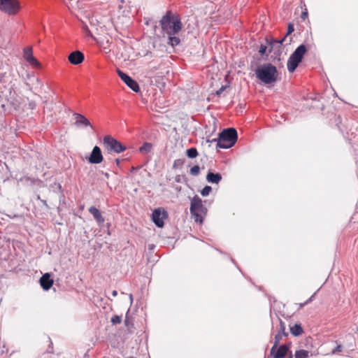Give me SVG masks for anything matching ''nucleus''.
<instances>
[{
	"instance_id": "7c9ffc66",
	"label": "nucleus",
	"mask_w": 358,
	"mask_h": 358,
	"mask_svg": "<svg viewBox=\"0 0 358 358\" xmlns=\"http://www.w3.org/2000/svg\"><path fill=\"white\" fill-rule=\"evenodd\" d=\"M314 297V295L311 296L306 301H305L304 303H300L299 306H300V308H303L305 305L309 303L310 302L312 301L313 300V298Z\"/></svg>"
},
{
	"instance_id": "4c0bfd02",
	"label": "nucleus",
	"mask_w": 358,
	"mask_h": 358,
	"mask_svg": "<svg viewBox=\"0 0 358 358\" xmlns=\"http://www.w3.org/2000/svg\"><path fill=\"white\" fill-rule=\"evenodd\" d=\"M113 296H116L117 295V292L116 290H113L112 292Z\"/></svg>"
},
{
	"instance_id": "412c9836",
	"label": "nucleus",
	"mask_w": 358,
	"mask_h": 358,
	"mask_svg": "<svg viewBox=\"0 0 358 358\" xmlns=\"http://www.w3.org/2000/svg\"><path fill=\"white\" fill-rule=\"evenodd\" d=\"M308 351L306 350H296L294 355V358H307L308 357Z\"/></svg>"
},
{
	"instance_id": "393cba45",
	"label": "nucleus",
	"mask_w": 358,
	"mask_h": 358,
	"mask_svg": "<svg viewBox=\"0 0 358 358\" xmlns=\"http://www.w3.org/2000/svg\"><path fill=\"white\" fill-rule=\"evenodd\" d=\"M110 321L113 323V324H120L122 322V317L115 315L112 317Z\"/></svg>"
},
{
	"instance_id": "a878e982",
	"label": "nucleus",
	"mask_w": 358,
	"mask_h": 358,
	"mask_svg": "<svg viewBox=\"0 0 358 358\" xmlns=\"http://www.w3.org/2000/svg\"><path fill=\"white\" fill-rule=\"evenodd\" d=\"M212 191V188L210 186H206L201 191V194L203 196H208L210 192Z\"/></svg>"
},
{
	"instance_id": "f8f14e48",
	"label": "nucleus",
	"mask_w": 358,
	"mask_h": 358,
	"mask_svg": "<svg viewBox=\"0 0 358 358\" xmlns=\"http://www.w3.org/2000/svg\"><path fill=\"white\" fill-rule=\"evenodd\" d=\"M73 119L75 120L74 124L77 127H90L92 129H93V126L92 125L89 120L83 115L78 113H73Z\"/></svg>"
},
{
	"instance_id": "6ab92c4d",
	"label": "nucleus",
	"mask_w": 358,
	"mask_h": 358,
	"mask_svg": "<svg viewBox=\"0 0 358 358\" xmlns=\"http://www.w3.org/2000/svg\"><path fill=\"white\" fill-rule=\"evenodd\" d=\"M206 180L208 182L218 184L222 180V175L219 173H215L209 171L206 176Z\"/></svg>"
},
{
	"instance_id": "cd10ccee",
	"label": "nucleus",
	"mask_w": 358,
	"mask_h": 358,
	"mask_svg": "<svg viewBox=\"0 0 358 358\" xmlns=\"http://www.w3.org/2000/svg\"><path fill=\"white\" fill-rule=\"evenodd\" d=\"M267 50V46L262 44L259 47V52L261 55H264Z\"/></svg>"
},
{
	"instance_id": "c03bdc74",
	"label": "nucleus",
	"mask_w": 358,
	"mask_h": 358,
	"mask_svg": "<svg viewBox=\"0 0 358 358\" xmlns=\"http://www.w3.org/2000/svg\"><path fill=\"white\" fill-rule=\"evenodd\" d=\"M43 203H44L45 205H47V203H46V201H43Z\"/></svg>"
},
{
	"instance_id": "423d86ee",
	"label": "nucleus",
	"mask_w": 358,
	"mask_h": 358,
	"mask_svg": "<svg viewBox=\"0 0 358 358\" xmlns=\"http://www.w3.org/2000/svg\"><path fill=\"white\" fill-rule=\"evenodd\" d=\"M103 145L108 153H121L127 149L124 145L110 135L103 137Z\"/></svg>"
},
{
	"instance_id": "6e6552de",
	"label": "nucleus",
	"mask_w": 358,
	"mask_h": 358,
	"mask_svg": "<svg viewBox=\"0 0 358 358\" xmlns=\"http://www.w3.org/2000/svg\"><path fill=\"white\" fill-rule=\"evenodd\" d=\"M290 345H279V343H273V345L272 346L270 354L273 358H292V353L289 355V357H286L287 352H289Z\"/></svg>"
},
{
	"instance_id": "1a4fd4ad",
	"label": "nucleus",
	"mask_w": 358,
	"mask_h": 358,
	"mask_svg": "<svg viewBox=\"0 0 358 358\" xmlns=\"http://www.w3.org/2000/svg\"><path fill=\"white\" fill-rule=\"evenodd\" d=\"M117 73L122 80L134 92H138L140 90V87L137 82L131 78L129 76L122 72L120 69L117 70Z\"/></svg>"
},
{
	"instance_id": "bb28decb",
	"label": "nucleus",
	"mask_w": 358,
	"mask_h": 358,
	"mask_svg": "<svg viewBox=\"0 0 358 358\" xmlns=\"http://www.w3.org/2000/svg\"><path fill=\"white\" fill-rule=\"evenodd\" d=\"M294 31V25L292 24L289 23L288 24L287 33L285 36H286V38H287V36L290 35Z\"/></svg>"
},
{
	"instance_id": "e433bc0d",
	"label": "nucleus",
	"mask_w": 358,
	"mask_h": 358,
	"mask_svg": "<svg viewBox=\"0 0 358 358\" xmlns=\"http://www.w3.org/2000/svg\"><path fill=\"white\" fill-rule=\"evenodd\" d=\"M180 162V159H178V160H176L174 162V164H173V166H176V165H178V163Z\"/></svg>"
},
{
	"instance_id": "58836bf2",
	"label": "nucleus",
	"mask_w": 358,
	"mask_h": 358,
	"mask_svg": "<svg viewBox=\"0 0 358 358\" xmlns=\"http://www.w3.org/2000/svg\"><path fill=\"white\" fill-rule=\"evenodd\" d=\"M124 322H125L126 326H129V319H128L127 316H126Z\"/></svg>"
},
{
	"instance_id": "c85d7f7f",
	"label": "nucleus",
	"mask_w": 358,
	"mask_h": 358,
	"mask_svg": "<svg viewBox=\"0 0 358 358\" xmlns=\"http://www.w3.org/2000/svg\"><path fill=\"white\" fill-rule=\"evenodd\" d=\"M343 350V346L341 345H338L333 350L332 354H336L341 352Z\"/></svg>"
},
{
	"instance_id": "7ed1b4c3",
	"label": "nucleus",
	"mask_w": 358,
	"mask_h": 358,
	"mask_svg": "<svg viewBox=\"0 0 358 358\" xmlns=\"http://www.w3.org/2000/svg\"><path fill=\"white\" fill-rule=\"evenodd\" d=\"M238 138L237 131L234 128H227L219 134L217 148L227 149L234 145Z\"/></svg>"
},
{
	"instance_id": "c756f323",
	"label": "nucleus",
	"mask_w": 358,
	"mask_h": 358,
	"mask_svg": "<svg viewBox=\"0 0 358 358\" xmlns=\"http://www.w3.org/2000/svg\"><path fill=\"white\" fill-rule=\"evenodd\" d=\"M83 30L87 36H90L92 38H94L91 31H90V29H88V27L87 26L83 27Z\"/></svg>"
},
{
	"instance_id": "5701e85b",
	"label": "nucleus",
	"mask_w": 358,
	"mask_h": 358,
	"mask_svg": "<svg viewBox=\"0 0 358 358\" xmlns=\"http://www.w3.org/2000/svg\"><path fill=\"white\" fill-rule=\"evenodd\" d=\"M187 155L189 158L193 159L198 156V151L196 148H191L186 151Z\"/></svg>"
},
{
	"instance_id": "dca6fc26",
	"label": "nucleus",
	"mask_w": 358,
	"mask_h": 358,
	"mask_svg": "<svg viewBox=\"0 0 358 358\" xmlns=\"http://www.w3.org/2000/svg\"><path fill=\"white\" fill-rule=\"evenodd\" d=\"M85 59L83 52L79 50L72 52L68 57L69 62L73 65H78L81 64Z\"/></svg>"
},
{
	"instance_id": "0eeeda50",
	"label": "nucleus",
	"mask_w": 358,
	"mask_h": 358,
	"mask_svg": "<svg viewBox=\"0 0 358 358\" xmlns=\"http://www.w3.org/2000/svg\"><path fill=\"white\" fill-rule=\"evenodd\" d=\"M20 8L19 0H0V10L8 15L17 14Z\"/></svg>"
},
{
	"instance_id": "9b49d317",
	"label": "nucleus",
	"mask_w": 358,
	"mask_h": 358,
	"mask_svg": "<svg viewBox=\"0 0 358 358\" xmlns=\"http://www.w3.org/2000/svg\"><path fill=\"white\" fill-rule=\"evenodd\" d=\"M286 41V36H284L280 40L271 39L267 40V43L270 48L269 52H273L275 55H280L282 51V43Z\"/></svg>"
},
{
	"instance_id": "ea45409f",
	"label": "nucleus",
	"mask_w": 358,
	"mask_h": 358,
	"mask_svg": "<svg viewBox=\"0 0 358 358\" xmlns=\"http://www.w3.org/2000/svg\"><path fill=\"white\" fill-rule=\"evenodd\" d=\"M115 161H116L117 164L118 165L120 164V159H116Z\"/></svg>"
},
{
	"instance_id": "4be33fe9",
	"label": "nucleus",
	"mask_w": 358,
	"mask_h": 358,
	"mask_svg": "<svg viewBox=\"0 0 358 358\" xmlns=\"http://www.w3.org/2000/svg\"><path fill=\"white\" fill-rule=\"evenodd\" d=\"M152 145L151 143L145 142L143 145L139 148L140 151L143 153H148L151 151Z\"/></svg>"
},
{
	"instance_id": "37998d69",
	"label": "nucleus",
	"mask_w": 358,
	"mask_h": 358,
	"mask_svg": "<svg viewBox=\"0 0 358 358\" xmlns=\"http://www.w3.org/2000/svg\"><path fill=\"white\" fill-rule=\"evenodd\" d=\"M84 358H88V355L87 354L85 355Z\"/></svg>"
},
{
	"instance_id": "f03ea898",
	"label": "nucleus",
	"mask_w": 358,
	"mask_h": 358,
	"mask_svg": "<svg viewBox=\"0 0 358 358\" xmlns=\"http://www.w3.org/2000/svg\"><path fill=\"white\" fill-rule=\"evenodd\" d=\"M255 74L264 84H272L278 79V71L275 66L268 63L258 66L255 70Z\"/></svg>"
},
{
	"instance_id": "aec40b11",
	"label": "nucleus",
	"mask_w": 358,
	"mask_h": 358,
	"mask_svg": "<svg viewBox=\"0 0 358 358\" xmlns=\"http://www.w3.org/2000/svg\"><path fill=\"white\" fill-rule=\"evenodd\" d=\"M303 332V330L301 324H295L290 327V333L294 336H299Z\"/></svg>"
},
{
	"instance_id": "a19ab883",
	"label": "nucleus",
	"mask_w": 358,
	"mask_h": 358,
	"mask_svg": "<svg viewBox=\"0 0 358 358\" xmlns=\"http://www.w3.org/2000/svg\"><path fill=\"white\" fill-rule=\"evenodd\" d=\"M105 176H106V178H108V177H109V174H108V173H105Z\"/></svg>"
},
{
	"instance_id": "a211bd4d",
	"label": "nucleus",
	"mask_w": 358,
	"mask_h": 358,
	"mask_svg": "<svg viewBox=\"0 0 358 358\" xmlns=\"http://www.w3.org/2000/svg\"><path fill=\"white\" fill-rule=\"evenodd\" d=\"M40 284L44 290H48L52 286L53 280L51 279L49 273H45L40 279Z\"/></svg>"
},
{
	"instance_id": "9d476101",
	"label": "nucleus",
	"mask_w": 358,
	"mask_h": 358,
	"mask_svg": "<svg viewBox=\"0 0 358 358\" xmlns=\"http://www.w3.org/2000/svg\"><path fill=\"white\" fill-rule=\"evenodd\" d=\"M166 211L162 208L155 209L152 214V220L158 227H162L164 226V220L166 218Z\"/></svg>"
},
{
	"instance_id": "72a5a7b5",
	"label": "nucleus",
	"mask_w": 358,
	"mask_h": 358,
	"mask_svg": "<svg viewBox=\"0 0 358 358\" xmlns=\"http://www.w3.org/2000/svg\"><path fill=\"white\" fill-rule=\"evenodd\" d=\"M208 143H213V142H217V138H213V139H207Z\"/></svg>"
},
{
	"instance_id": "20e7f679",
	"label": "nucleus",
	"mask_w": 358,
	"mask_h": 358,
	"mask_svg": "<svg viewBox=\"0 0 358 358\" xmlns=\"http://www.w3.org/2000/svg\"><path fill=\"white\" fill-rule=\"evenodd\" d=\"M189 210L195 222L202 223L206 214V208L203 206L202 201L199 196L193 197Z\"/></svg>"
},
{
	"instance_id": "f704fd0d",
	"label": "nucleus",
	"mask_w": 358,
	"mask_h": 358,
	"mask_svg": "<svg viewBox=\"0 0 358 358\" xmlns=\"http://www.w3.org/2000/svg\"><path fill=\"white\" fill-rule=\"evenodd\" d=\"M155 248V245L154 244H150L148 245V249L152 250Z\"/></svg>"
},
{
	"instance_id": "f257e3e1",
	"label": "nucleus",
	"mask_w": 358,
	"mask_h": 358,
	"mask_svg": "<svg viewBox=\"0 0 358 358\" xmlns=\"http://www.w3.org/2000/svg\"><path fill=\"white\" fill-rule=\"evenodd\" d=\"M159 25L164 36H167V43L175 47L180 44V39L178 36L182 29V23L180 17L171 10L166 11L165 15L159 20Z\"/></svg>"
},
{
	"instance_id": "79ce46f5",
	"label": "nucleus",
	"mask_w": 358,
	"mask_h": 358,
	"mask_svg": "<svg viewBox=\"0 0 358 358\" xmlns=\"http://www.w3.org/2000/svg\"><path fill=\"white\" fill-rule=\"evenodd\" d=\"M292 42V39L290 38L289 42L287 43V44H289Z\"/></svg>"
},
{
	"instance_id": "ddd939ff",
	"label": "nucleus",
	"mask_w": 358,
	"mask_h": 358,
	"mask_svg": "<svg viewBox=\"0 0 358 358\" xmlns=\"http://www.w3.org/2000/svg\"><path fill=\"white\" fill-rule=\"evenodd\" d=\"M279 320V327L278 329V333L275 335L274 342L276 343H280L282 339V337H287L289 335V333L286 331V326L285 323L280 318Z\"/></svg>"
},
{
	"instance_id": "4468645a",
	"label": "nucleus",
	"mask_w": 358,
	"mask_h": 358,
	"mask_svg": "<svg viewBox=\"0 0 358 358\" xmlns=\"http://www.w3.org/2000/svg\"><path fill=\"white\" fill-rule=\"evenodd\" d=\"M24 58L31 65L34 67L40 68L41 64L33 56V52L31 48L27 47L23 50Z\"/></svg>"
},
{
	"instance_id": "39448f33",
	"label": "nucleus",
	"mask_w": 358,
	"mask_h": 358,
	"mask_svg": "<svg viewBox=\"0 0 358 358\" xmlns=\"http://www.w3.org/2000/svg\"><path fill=\"white\" fill-rule=\"evenodd\" d=\"M306 52V46L301 44L297 47L294 52L290 55L287 64V69L290 73H292L296 70L299 63L302 61L303 55Z\"/></svg>"
},
{
	"instance_id": "2eb2a0df",
	"label": "nucleus",
	"mask_w": 358,
	"mask_h": 358,
	"mask_svg": "<svg viewBox=\"0 0 358 358\" xmlns=\"http://www.w3.org/2000/svg\"><path fill=\"white\" fill-rule=\"evenodd\" d=\"M87 160L91 164H99L103 161V155L99 147L96 145L94 147Z\"/></svg>"
},
{
	"instance_id": "f3484780",
	"label": "nucleus",
	"mask_w": 358,
	"mask_h": 358,
	"mask_svg": "<svg viewBox=\"0 0 358 358\" xmlns=\"http://www.w3.org/2000/svg\"><path fill=\"white\" fill-rule=\"evenodd\" d=\"M90 213L93 216L99 225L103 224L105 222L104 217L102 216L101 211L95 206H91L89 208Z\"/></svg>"
},
{
	"instance_id": "c9c22d12",
	"label": "nucleus",
	"mask_w": 358,
	"mask_h": 358,
	"mask_svg": "<svg viewBox=\"0 0 358 358\" xmlns=\"http://www.w3.org/2000/svg\"><path fill=\"white\" fill-rule=\"evenodd\" d=\"M180 162V159H178V160H176L174 162V164H173V166H176V165H178V163Z\"/></svg>"
},
{
	"instance_id": "a18cd8bd",
	"label": "nucleus",
	"mask_w": 358,
	"mask_h": 358,
	"mask_svg": "<svg viewBox=\"0 0 358 358\" xmlns=\"http://www.w3.org/2000/svg\"><path fill=\"white\" fill-rule=\"evenodd\" d=\"M127 358H133V357H127Z\"/></svg>"
},
{
	"instance_id": "473e14b6",
	"label": "nucleus",
	"mask_w": 358,
	"mask_h": 358,
	"mask_svg": "<svg viewBox=\"0 0 358 358\" xmlns=\"http://www.w3.org/2000/svg\"><path fill=\"white\" fill-rule=\"evenodd\" d=\"M227 88V86H222L217 92H216V94L217 96H220L224 90L225 89Z\"/></svg>"
},
{
	"instance_id": "b1692460",
	"label": "nucleus",
	"mask_w": 358,
	"mask_h": 358,
	"mask_svg": "<svg viewBox=\"0 0 358 358\" xmlns=\"http://www.w3.org/2000/svg\"><path fill=\"white\" fill-rule=\"evenodd\" d=\"M200 168L198 165H195L190 169L189 173L191 175L196 176L199 174Z\"/></svg>"
},
{
	"instance_id": "2f4dec72",
	"label": "nucleus",
	"mask_w": 358,
	"mask_h": 358,
	"mask_svg": "<svg viewBox=\"0 0 358 358\" xmlns=\"http://www.w3.org/2000/svg\"><path fill=\"white\" fill-rule=\"evenodd\" d=\"M308 17V10L306 8L304 11L301 13V18L303 20H305Z\"/></svg>"
}]
</instances>
